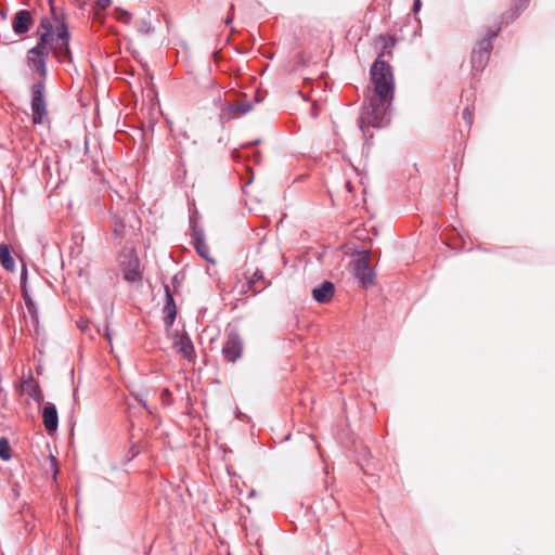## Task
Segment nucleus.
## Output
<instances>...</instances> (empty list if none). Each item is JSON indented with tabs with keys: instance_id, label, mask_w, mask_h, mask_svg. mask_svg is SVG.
Instances as JSON below:
<instances>
[{
	"instance_id": "28",
	"label": "nucleus",
	"mask_w": 555,
	"mask_h": 555,
	"mask_svg": "<svg viewBox=\"0 0 555 555\" xmlns=\"http://www.w3.org/2000/svg\"><path fill=\"white\" fill-rule=\"evenodd\" d=\"M51 463L55 467L56 464H55V460L54 459L51 460Z\"/></svg>"
},
{
	"instance_id": "9",
	"label": "nucleus",
	"mask_w": 555,
	"mask_h": 555,
	"mask_svg": "<svg viewBox=\"0 0 555 555\" xmlns=\"http://www.w3.org/2000/svg\"><path fill=\"white\" fill-rule=\"evenodd\" d=\"M31 24V16L28 11H18L13 18V29L16 34H25Z\"/></svg>"
},
{
	"instance_id": "4",
	"label": "nucleus",
	"mask_w": 555,
	"mask_h": 555,
	"mask_svg": "<svg viewBox=\"0 0 555 555\" xmlns=\"http://www.w3.org/2000/svg\"><path fill=\"white\" fill-rule=\"evenodd\" d=\"M120 267L126 281L137 282L141 279L140 262L131 249L121 256Z\"/></svg>"
},
{
	"instance_id": "3",
	"label": "nucleus",
	"mask_w": 555,
	"mask_h": 555,
	"mask_svg": "<svg viewBox=\"0 0 555 555\" xmlns=\"http://www.w3.org/2000/svg\"><path fill=\"white\" fill-rule=\"evenodd\" d=\"M353 270L356 276L365 286H370L374 282V272L370 267V253L362 251L353 261Z\"/></svg>"
},
{
	"instance_id": "1",
	"label": "nucleus",
	"mask_w": 555,
	"mask_h": 555,
	"mask_svg": "<svg viewBox=\"0 0 555 555\" xmlns=\"http://www.w3.org/2000/svg\"><path fill=\"white\" fill-rule=\"evenodd\" d=\"M378 43L383 51L371 68L373 93L369 98V105L364 107L360 127L364 131L365 126L383 127L388 122V107L393 94V77L390 66L380 60L390 53L395 46L392 38L380 37Z\"/></svg>"
},
{
	"instance_id": "13",
	"label": "nucleus",
	"mask_w": 555,
	"mask_h": 555,
	"mask_svg": "<svg viewBox=\"0 0 555 555\" xmlns=\"http://www.w3.org/2000/svg\"><path fill=\"white\" fill-rule=\"evenodd\" d=\"M0 262L7 270H14L15 262L13 257L11 256V251L8 245H0Z\"/></svg>"
},
{
	"instance_id": "14",
	"label": "nucleus",
	"mask_w": 555,
	"mask_h": 555,
	"mask_svg": "<svg viewBox=\"0 0 555 555\" xmlns=\"http://www.w3.org/2000/svg\"><path fill=\"white\" fill-rule=\"evenodd\" d=\"M195 248L201 257L205 258L206 260H208L210 262H214V260L208 257V253H209L208 246L204 242L202 235L198 233H195Z\"/></svg>"
},
{
	"instance_id": "25",
	"label": "nucleus",
	"mask_w": 555,
	"mask_h": 555,
	"mask_svg": "<svg viewBox=\"0 0 555 555\" xmlns=\"http://www.w3.org/2000/svg\"><path fill=\"white\" fill-rule=\"evenodd\" d=\"M114 233L116 235H121V228L117 223H115Z\"/></svg>"
},
{
	"instance_id": "6",
	"label": "nucleus",
	"mask_w": 555,
	"mask_h": 555,
	"mask_svg": "<svg viewBox=\"0 0 555 555\" xmlns=\"http://www.w3.org/2000/svg\"><path fill=\"white\" fill-rule=\"evenodd\" d=\"M242 350L243 346L240 337L236 334H230L222 348L224 358L230 362H234L242 356Z\"/></svg>"
},
{
	"instance_id": "15",
	"label": "nucleus",
	"mask_w": 555,
	"mask_h": 555,
	"mask_svg": "<svg viewBox=\"0 0 555 555\" xmlns=\"http://www.w3.org/2000/svg\"><path fill=\"white\" fill-rule=\"evenodd\" d=\"M0 459L9 461L11 459V447L5 437L0 438Z\"/></svg>"
},
{
	"instance_id": "23",
	"label": "nucleus",
	"mask_w": 555,
	"mask_h": 555,
	"mask_svg": "<svg viewBox=\"0 0 555 555\" xmlns=\"http://www.w3.org/2000/svg\"><path fill=\"white\" fill-rule=\"evenodd\" d=\"M463 117L466 119L467 124H470L472 115H470V112L467 108L464 109Z\"/></svg>"
},
{
	"instance_id": "17",
	"label": "nucleus",
	"mask_w": 555,
	"mask_h": 555,
	"mask_svg": "<svg viewBox=\"0 0 555 555\" xmlns=\"http://www.w3.org/2000/svg\"><path fill=\"white\" fill-rule=\"evenodd\" d=\"M152 16L147 13V16L142 18L139 23V31L142 34H150L153 31Z\"/></svg>"
},
{
	"instance_id": "12",
	"label": "nucleus",
	"mask_w": 555,
	"mask_h": 555,
	"mask_svg": "<svg viewBox=\"0 0 555 555\" xmlns=\"http://www.w3.org/2000/svg\"><path fill=\"white\" fill-rule=\"evenodd\" d=\"M21 391L28 395L38 403L42 401V393L39 386L33 380L31 377L24 379L21 384Z\"/></svg>"
},
{
	"instance_id": "5",
	"label": "nucleus",
	"mask_w": 555,
	"mask_h": 555,
	"mask_svg": "<svg viewBox=\"0 0 555 555\" xmlns=\"http://www.w3.org/2000/svg\"><path fill=\"white\" fill-rule=\"evenodd\" d=\"M43 89L42 83H36L33 88L31 111L35 124H41L47 114Z\"/></svg>"
},
{
	"instance_id": "20",
	"label": "nucleus",
	"mask_w": 555,
	"mask_h": 555,
	"mask_svg": "<svg viewBox=\"0 0 555 555\" xmlns=\"http://www.w3.org/2000/svg\"><path fill=\"white\" fill-rule=\"evenodd\" d=\"M116 18L125 24H129L131 20V15L129 12L116 9Z\"/></svg>"
},
{
	"instance_id": "8",
	"label": "nucleus",
	"mask_w": 555,
	"mask_h": 555,
	"mask_svg": "<svg viewBox=\"0 0 555 555\" xmlns=\"http://www.w3.org/2000/svg\"><path fill=\"white\" fill-rule=\"evenodd\" d=\"M491 43L488 39L481 40L478 48L473 51L472 62L477 69L482 68L488 61Z\"/></svg>"
},
{
	"instance_id": "19",
	"label": "nucleus",
	"mask_w": 555,
	"mask_h": 555,
	"mask_svg": "<svg viewBox=\"0 0 555 555\" xmlns=\"http://www.w3.org/2000/svg\"><path fill=\"white\" fill-rule=\"evenodd\" d=\"M111 0H96L94 15L96 18H102L100 12L111 5Z\"/></svg>"
},
{
	"instance_id": "21",
	"label": "nucleus",
	"mask_w": 555,
	"mask_h": 555,
	"mask_svg": "<svg viewBox=\"0 0 555 555\" xmlns=\"http://www.w3.org/2000/svg\"><path fill=\"white\" fill-rule=\"evenodd\" d=\"M235 108H236V112L238 115H244V114H247L248 112H250L253 109V106L249 103L242 102V103L235 104Z\"/></svg>"
},
{
	"instance_id": "2",
	"label": "nucleus",
	"mask_w": 555,
	"mask_h": 555,
	"mask_svg": "<svg viewBox=\"0 0 555 555\" xmlns=\"http://www.w3.org/2000/svg\"><path fill=\"white\" fill-rule=\"evenodd\" d=\"M38 34L40 41L29 51L28 60L35 66H38L41 74L44 75L46 56L50 51H53L57 56L69 55V34L65 24L59 23L54 29L49 20H42L38 28Z\"/></svg>"
},
{
	"instance_id": "10",
	"label": "nucleus",
	"mask_w": 555,
	"mask_h": 555,
	"mask_svg": "<svg viewBox=\"0 0 555 555\" xmlns=\"http://www.w3.org/2000/svg\"><path fill=\"white\" fill-rule=\"evenodd\" d=\"M173 347L182 357L191 359L193 354V345L188 336L177 334L173 340Z\"/></svg>"
},
{
	"instance_id": "11",
	"label": "nucleus",
	"mask_w": 555,
	"mask_h": 555,
	"mask_svg": "<svg viewBox=\"0 0 555 555\" xmlns=\"http://www.w3.org/2000/svg\"><path fill=\"white\" fill-rule=\"evenodd\" d=\"M312 294L318 302L325 304L330 301L334 294V285L331 282H323L313 289Z\"/></svg>"
},
{
	"instance_id": "26",
	"label": "nucleus",
	"mask_w": 555,
	"mask_h": 555,
	"mask_svg": "<svg viewBox=\"0 0 555 555\" xmlns=\"http://www.w3.org/2000/svg\"><path fill=\"white\" fill-rule=\"evenodd\" d=\"M231 21H232V18H231V17H228V18H227V21H225V23H227V24H229Z\"/></svg>"
},
{
	"instance_id": "24",
	"label": "nucleus",
	"mask_w": 555,
	"mask_h": 555,
	"mask_svg": "<svg viewBox=\"0 0 555 555\" xmlns=\"http://www.w3.org/2000/svg\"><path fill=\"white\" fill-rule=\"evenodd\" d=\"M422 7L421 0H415L414 2V12H418Z\"/></svg>"
},
{
	"instance_id": "7",
	"label": "nucleus",
	"mask_w": 555,
	"mask_h": 555,
	"mask_svg": "<svg viewBox=\"0 0 555 555\" xmlns=\"http://www.w3.org/2000/svg\"><path fill=\"white\" fill-rule=\"evenodd\" d=\"M41 416L47 431L50 434L56 431L59 426V415L56 406L53 403L47 402L43 405Z\"/></svg>"
},
{
	"instance_id": "16",
	"label": "nucleus",
	"mask_w": 555,
	"mask_h": 555,
	"mask_svg": "<svg viewBox=\"0 0 555 555\" xmlns=\"http://www.w3.org/2000/svg\"><path fill=\"white\" fill-rule=\"evenodd\" d=\"M24 299H25V305H26L28 313L30 314L34 323H37L38 322V313H37V308L35 306V302L27 294H24Z\"/></svg>"
},
{
	"instance_id": "18",
	"label": "nucleus",
	"mask_w": 555,
	"mask_h": 555,
	"mask_svg": "<svg viewBox=\"0 0 555 555\" xmlns=\"http://www.w3.org/2000/svg\"><path fill=\"white\" fill-rule=\"evenodd\" d=\"M237 115L238 114L236 112L235 105H233V104L224 105V107L222 108V112H221V118L227 119V120L232 119Z\"/></svg>"
},
{
	"instance_id": "22",
	"label": "nucleus",
	"mask_w": 555,
	"mask_h": 555,
	"mask_svg": "<svg viewBox=\"0 0 555 555\" xmlns=\"http://www.w3.org/2000/svg\"><path fill=\"white\" fill-rule=\"evenodd\" d=\"M166 310L168 311V317H167V321H166V322H167L168 324H171V323H172V321H173V318H175V311H173V310H171V308H170V306H169V305H167Z\"/></svg>"
},
{
	"instance_id": "27",
	"label": "nucleus",
	"mask_w": 555,
	"mask_h": 555,
	"mask_svg": "<svg viewBox=\"0 0 555 555\" xmlns=\"http://www.w3.org/2000/svg\"><path fill=\"white\" fill-rule=\"evenodd\" d=\"M105 336H106V338L108 339V341H111L109 334H108V333H106V334H105Z\"/></svg>"
}]
</instances>
